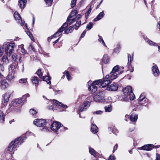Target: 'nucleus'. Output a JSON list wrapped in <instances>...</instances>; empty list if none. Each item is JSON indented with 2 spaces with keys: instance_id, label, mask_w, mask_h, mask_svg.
<instances>
[{
  "instance_id": "f257e3e1",
  "label": "nucleus",
  "mask_w": 160,
  "mask_h": 160,
  "mask_svg": "<svg viewBox=\"0 0 160 160\" xmlns=\"http://www.w3.org/2000/svg\"><path fill=\"white\" fill-rule=\"evenodd\" d=\"M30 135H34V134L31 132H27L25 134L18 138L17 139L12 141L9 144L8 150L11 152L13 150H16L17 148L19 147V145L24 142V140L27 138V136Z\"/></svg>"
},
{
  "instance_id": "f03ea898",
  "label": "nucleus",
  "mask_w": 160,
  "mask_h": 160,
  "mask_svg": "<svg viewBox=\"0 0 160 160\" xmlns=\"http://www.w3.org/2000/svg\"><path fill=\"white\" fill-rule=\"evenodd\" d=\"M123 95L119 98V100L121 101H126L129 99L131 100H134L135 96L132 91V88L128 86L123 89Z\"/></svg>"
},
{
  "instance_id": "7ed1b4c3",
  "label": "nucleus",
  "mask_w": 160,
  "mask_h": 160,
  "mask_svg": "<svg viewBox=\"0 0 160 160\" xmlns=\"http://www.w3.org/2000/svg\"><path fill=\"white\" fill-rule=\"evenodd\" d=\"M76 20V18H72V17H71L70 16H68L66 22L63 24L62 26L56 33L51 37L50 39L53 38L54 37L60 36L62 34V32L68 26V25H70Z\"/></svg>"
},
{
  "instance_id": "20e7f679",
  "label": "nucleus",
  "mask_w": 160,
  "mask_h": 160,
  "mask_svg": "<svg viewBox=\"0 0 160 160\" xmlns=\"http://www.w3.org/2000/svg\"><path fill=\"white\" fill-rule=\"evenodd\" d=\"M15 45V43L13 42H6L1 47V49L3 50H4L7 55L10 56L13 52Z\"/></svg>"
},
{
  "instance_id": "39448f33",
  "label": "nucleus",
  "mask_w": 160,
  "mask_h": 160,
  "mask_svg": "<svg viewBox=\"0 0 160 160\" xmlns=\"http://www.w3.org/2000/svg\"><path fill=\"white\" fill-rule=\"evenodd\" d=\"M118 73L113 72H111L110 73L106 76L105 77L102 79L103 82L102 84V87L103 88L106 87L111 83L110 80H113L117 77Z\"/></svg>"
},
{
  "instance_id": "423d86ee",
  "label": "nucleus",
  "mask_w": 160,
  "mask_h": 160,
  "mask_svg": "<svg viewBox=\"0 0 160 160\" xmlns=\"http://www.w3.org/2000/svg\"><path fill=\"white\" fill-rule=\"evenodd\" d=\"M102 82L103 81L102 79L95 80L92 83V81L90 80L87 83L88 89L92 93H94L97 90V87L96 85L100 84L102 86Z\"/></svg>"
},
{
  "instance_id": "0eeeda50",
  "label": "nucleus",
  "mask_w": 160,
  "mask_h": 160,
  "mask_svg": "<svg viewBox=\"0 0 160 160\" xmlns=\"http://www.w3.org/2000/svg\"><path fill=\"white\" fill-rule=\"evenodd\" d=\"M51 128L52 131L56 133L59 129L60 131H64L68 129L67 128L63 127L60 122L56 121H54L52 124Z\"/></svg>"
},
{
  "instance_id": "6e6552de",
  "label": "nucleus",
  "mask_w": 160,
  "mask_h": 160,
  "mask_svg": "<svg viewBox=\"0 0 160 160\" xmlns=\"http://www.w3.org/2000/svg\"><path fill=\"white\" fill-rule=\"evenodd\" d=\"M87 99L92 101L93 99V101L97 102L104 103L105 102V99L104 98L99 95L96 94L93 96H90L87 98Z\"/></svg>"
},
{
  "instance_id": "1a4fd4ad",
  "label": "nucleus",
  "mask_w": 160,
  "mask_h": 160,
  "mask_svg": "<svg viewBox=\"0 0 160 160\" xmlns=\"http://www.w3.org/2000/svg\"><path fill=\"white\" fill-rule=\"evenodd\" d=\"M46 123L45 120L42 119H37L33 121V124L37 127H44Z\"/></svg>"
},
{
  "instance_id": "9d476101",
  "label": "nucleus",
  "mask_w": 160,
  "mask_h": 160,
  "mask_svg": "<svg viewBox=\"0 0 160 160\" xmlns=\"http://www.w3.org/2000/svg\"><path fill=\"white\" fill-rule=\"evenodd\" d=\"M11 94L8 92L6 93L3 97V99L2 102L1 107L3 108L4 106H6L9 100Z\"/></svg>"
},
{
  "instance_id": "9b49d317",
  "label": "nucleus",
  "mask_w": 160,
  "mask_h": 160,
  "mask_svg": "<svg viewBox=\"0 0 160 160\" xmlns=\"http://www.w3.org/2000/svg\"><path fill=\"white\" fill-rule=\"evenodd\" d=\"M91 101H84L82 105L79 108L78 111L79 112L86 111L89 108L91 104Z\"/></svg>"
},
{
  "instance_id": "f8f14e48",
  "label": "nucleus",
  "mask_w": 160,
  "mask_h": 160,
  "mask_svg": "<svg viewBox=\"0 0 160 160\" xmlns=\"http://www.w3.org/2000/svg\"><path fill=\"white\" fill-rule=\"evenodd\" d=\"M123 67H120L119 65H117L113 68L111 72H113L118 73V74H120L122 73L123 72Z\"/></svg>"
},
{
  "instance_id": "ddd939ff",
  "label": "nucleus",
  "mask_w": 160,
  "mask_h": 160,
  "mask_svg": "<svg viewBox=\"0 0 160 160\" xmlns=\"http://www.w3.org/2000/svg\"><path fill=\"white\" fill-rule=\"evenodd\" d=\"M153 145L152 144H145L141 147L138 148V149L139 150L149 151L151 150L153 148Z\"/></svg>"
},
{
  "instance_id": "4468645a",
  "label": "nucleus",
  "mask_w": 160,
  "mask_h": 160,
  "mask_svg": "<svg viewBox=\"0 0 160 160\" xmlns=\"http://www.w3.org/2000/svg\"><path fill=\"white\" fill-rule=\"evenodd\" d=\"M153 64L152 69V73L154 76L157 77L159 75L160 72L157 66L154 63Z\"/></svg>"
},
{
  "instance_id": "2eb2a0df",
  "label": "nucleus",
  "mask_w": 160,
  "mask_h": 160,
  "mask_svg": "<svg viewBox=\"0 0 160 160\" xmlns=\"http://www.w3.org/2000/svg\"><path fill=\"white\" fill-rule=\"evenodd\" d=\"M107 86V90L111 91H116L118 88V84L116 83L112 84L109 85H108Z\"/></svg>"
},
{
  "instance_id": "dca6fc26",
  "label": "nucleus",
  "mask_w": 160,
  "mask_h": 160,
  "mask_svg": "<svg viewBox=\"0 0 160 160\" xmlns=\"http://www.w3.org/2000/svg\"><path fill=\"white\" fill-rule=\"evenodd\" d=\"M148 100L147 98H144L143 100L139 102V105H138L137 108L141 110L142 108V106H146L148 104Z\"/></svg>"
},
{
  "instance_id": "f3484780",
  "label": "nucleus",
  "mask_w": 160,
  "mask_h": 160,
  "mask_svg": "<svg viewBox=\"0 0 160 160\" xmlns=\"http://www.w3.org/2000/svg\"><path fill=\"white\" fill-rule=\"evenodd\" d=\"M53 103L55 105L62 108L64 109H66L68 108V106L65 104H64L56 100H52Z\"/></svg>"
},
{
  "instance_id": "a211bd4d",
  "label": "nucleus",
  "mask_w": 160,
  "mask_h": 160,
  "mask_svg": "<svg viewBox=\"0 0 160 160\" xmlns=\"http://www.w3.org/2000/svg\"><path fill=\"white\" fill-rule=\"evenodd\" d=\"M14 16L15 19L17 21V22L20 23L21 26L23 25V23H22L21 17L18 12H15L14 13Z\"/></svg>"
},
{
  "instance_id": "6ab92c4d",
  "label": "nucleus",
  "mask_w": 160,
  "mask_h": 160,
  "mask_svg": "<svg viewBox=\"0 0 160 160\" xmlns=\"http://www.w3.org/2000/svg\"><path fill=\"white\" fill-rule=\"evenodd\" d=\"M32 82L33 84H35L37 87L39 84V79L38 77L36 76H32L30 79Z\"/></svg>"
},
{
  "instance_id": "aec40b11",
  "label": "nucleus",
  "mask_w": 160,
  "mask_h": 160,
  "mask_svg": "<svg viewBox=\"0 0 160 160\" xmlns=\"http://www.w3.org/2000/svg\"><path fill=\"white\" fill-rule=\"evenodd\" d=\"M91 132L94 134L96 133L98 131V127L95 124L93 123L91 124Z\"/></svg>"
},
{
  "instance_id": "412c9836",
  "label": "nucleus",
  "mask_w": 160,
  "mask_h": 160,
  "mask_svg": "<svg viewBox=\"0 0 160 160\" xmlns=\"http://www.w3.org/2000/svg\"><path fill=\"white\" fill-rule=\"evenodd\" d=\"M130 120L132 122H135L138 118V115L137 114L132 113L129 117Z\"/></svg>"
},
{
  "instance_id": "4be33fe9",
  "label": "nucleus",
  "mask_w": 160,
  "mask_h": 160,
  "mask_svg": "<svg viewBox=\"0 0 160 160\" xmlns=\"http://www.w3.org/2000/svg\"><path fill=\"white\" fill-rule=\"evenodd\" d=\"M105 14L103 12V11L100 12L94 19V21L96 22L101 19L104 16Z\"/></svg>"
},
{
  "instance_id": "5701e85b",
  "label": "nucleus",
  "mask_w": 160,
  "mask_h": 160,
  "mask_svg": "<svg viewBox=\"0 0 160 160\" xmlns=\"http://www.w3.org/2000/svg\"><path fill=\"white\" fill-rule=\"evenodd\" d=\"M42 79L43 81H46L47 83L49 85L51 84V78L50 77L49 74H48L47 76L42 77Z\"/></svg>"
},
{
  "instance_id": "b1692460",
  "label": "nucleus",
  "mask_w": 160,
  "mask_h": 160,
  "mask_svg": "<svg viewBox=\"0 0 160 160\" xmlns=\"http://www.w3.org/2000/svg\"><path fill=\"white\" fill-rule=\"evenodd\" d=\"M27 0H19V5L20 8L23 9L27 2Z\"/></svg>"
},
{
  "instance_id": "393cba45",
  "label": "nucleus",
  "mask_w": 160,
  "mask_h": 160,
  "mask_svg": "<svg viewBox=\"0 0 160 160\" xmlns=\"http://www.w3.org/2000/svg\"><path fill=\"white\" fill-rule=\"evenodd\" d=\"M14 72H9V74L7 77V79L9 80H12L14 78Z\"/></svg>"
},
{
  "instance_id": "a878e982",
  "label": "nucleus",
  "mask_w": 160,
  "mask_h": 160,
  "mask_svg": "<svg viewBox=\"0 0 160 160\" xmlns=\"http://www.w3.org/2000/svg\"><path fill=\"white\" fill-rule=\"evenodd\" d=\"M8 85V84L5 80H2L1 82V87L2 89L6 88Z\"/></svg>"
},
{
  "instance_id": "bb28decb",
  "label": "nucleus",
  "mask_w": 160,
  "mask_h": 160,
  "mask_svg": "<svg viewBox=\"0 0 160 160\" xmlns=\"http://www.w3.org/2000/svg\"><path fill=\"white\" fill-rule=\"evenodd\" d=\"M102 62L105 63L107 64L109 62V58L108 55L107 54L104 55L102 58Z\"/></svg>"
},
{
  "instance_id": "cd10ccee",
  "label": "nucleus",
  "mask_w": 160,
  "mask_h": 160,
  "mask_svg": "<svg viewBox=\"0 0 160 160\" xmlns=\"http://www.w3.org/2000/svg\"><path fill=\"white\" fill-rule=\"evenodd\" d=\"M89 152L94 157L96 156L97 152L94 149L90 147H89Z\"/></svg>"
},
{
  "instance_id": "c85d7f7f",
  "label": "nucleus",
  "mask_w": 160,
  "mask_h": 160,
  "mask_svg": "<svg viewBox=\"0 0 160 160\" xmlns=\"http://www.w3.org/2000/svg\"><path fill=\"white\" fill-rule=\"evenodd\" d=\"M5 115L2 111L0 110V122H2L4 121Z\"/></svg>"
},
{
  "instance_id": "c756f323",
  "label": "nucleus",
  "mask_w": 160,
  "mask_h": 160,
  "mask_svg": "<svg viewBox=\"0 0 160 160\" xmlns=\"http://www.w3.org/2000/svg\"><path fill=\"white\" fill-rule=\"evenodd\" d=\"M74 29L73 27L71 26L66 29L64 32V34H68L72 32Z\"/></svg>"
},
{
  "instance_id": "7c9ffc66",
  "label": "nucleus",
  "mask_w": 160,
  "mask_h": 160,
  "mask_svg": "<svg viewBox=\"0 0 160 160\" xmlns=\"http://www.w3.org/2000/svg\"><path fill=\"white\" fill-rule=\"evenodd\" d=\"M2 61L3 64H7L9 63V60L6 56H4L2 57Z\"/></svg>"
},
{
  "instance_id": "2f4dec72",
  "label": "nucleus",
  "mask_w": 160,
  "mask_h": 160,
  "mask_svg": "<svg viewBox=\"0 0 160 160\" xmlns=\"http://www.w3.org/2000/svg\"><path fill=\"white\" fill-rule=\"evenodd\" d=\"M24 102L23 101V100L21 98H18L15 99L13 103L14 105H15L17 104H21Z\"/></svg>"
},
{
  "instance_id": "473e14b6",
  "label": "nucleus",
  "mask_w": 160,
  "mask_h": 160,
  "mask_svg": "<svg viewBox=\"0 0 160 160\" xmlns=\"http://www.w3.org/2000/svg\"><path fill=\"white\" fill-rule=\"evenodd\" d=\"M18 57L17 55L16 54H14L12 56V60L13 61H14V62H16L17 64L18 63Z\"/></svg>"
},
{
  "instance_id": "72a5a7b5",
  "label": "nucleus",
  "mask_w": 160,
  "mask_h": 160,
  "mask_svg": "<svg viewBox=\"0 0 160 160\" xmlns=\"http://www.w3.org/2000/svg\"><path fill=\"white\" fill-rule=\"evenodd\" d=\"M105 112H110L112 111V107L111 105L109 104L104 107Z\"/></svg>"
},
{
  "instance_id": "f704fd0d",
  "label": "nucleus",
  "mask_w": 160,
  "mask_h": 160,
  "mask_svg": "<svg viewBox=\"0 0 160 160\" xmlns=\"http://www.w3.org/2000/svg\"><path fill=\"white\" fill-rule=\"evenodd\" d=\"M121 47L119 44H118L116 46V47L114 49V52L116 53H118L120 51Z\"/></svg>"
},
{
  "instance_id": "c9c22d12",
  "label": "nucleus",
  "mask_w": 160,
  "mask_h": 160,
  "mask_svg": "<svg viewBox=\"0 0 160 160\" xmlns=\"http://www.w3.org/2000/svg\"><path fill=\"white\" fill-rule=\"evenodd\" d=\"M42 70L41 69H39L36 72V73L37 74L38 76L40 78H41L42 77L43 72L42 71Z\"/></svg>"
},
{
  "instance_id": "e433bc0d",
  "label": "nucleus",
  "mask_w": 160,
  "mask_h": 160,
  "mask_svg": "<svg viewBox=\"0 0 160 160\" xmlns=\"http://www.w3.org/2000/svg\"><path fill=\"white\" fill-rule=\"evenodd\" d=\"M128 64L129 65L131 64V61L133 59V56H131V55L130 54H128Z\"/></svg>"
},
{
  "instance_id": "4c0bfd02",
  "label": "nucleus",
  "mask_w": 160,
  "mask_h": 160,
  "mask_svg": "<svg viewBox=\"0 0 160 160\" xmlns=\"http://www.w3.org/2000/svg\"><path fill=\"white\" fill-rule=\"evenodd\" d=\"M98 36L99 37V38L98 39V41L102 43V44L105 47H107V46L106 45L105 43L104 42V40H103L102 37L99 36V35H98Z\"/></svg>"
},
{
  "instance_id": "58836bf2",
  "label": "nucleus",
  "mask_w": 160,
  "mask_h": 160,
  "mask_svg": "<svg viewBox=\"0 0 160 160\" xmlns=\"http://www.w3.org/2000/svg\"><path fill=\"white\" fill-rule=\"evenodd\" d=\"M147 42L148 43L149 45H152L154 46H158L156 43L150 40H148L147 41Z\"/></svg>"
},
{
  "instance_id": "ea45409f",
  "label": "nucleus",
  "mask_w": 160,
  "mask_h": 160,
  "mask_svg": "<svg viewBox=\"0 0 160 160\" xmlns=\"http://www.w3.org/2000/svg\"><path fill=\"white\" fill-rule=\"evenodd\" d=\"M19 82L20 83H26L28 82L27 81V78H22L19 79Z\"/></svg>"
},
{
  "instance_id": "a19ab883",
  "label": "nucleus",
  "mask_w": 160,
  "mask_h": 160,
  "mask_svg": "<svg viewBox=\"0 0 160 160\" xmlns=\"http://www.w3.org/2000/svg\"><path fill=\"white\" fill-rule=\"evenodd\" d=\"M46 4L48 6H51L53 0H44Z\"/></svg>"
},
{
  "instance_id": "79ce46f5",
  "label": "nucleus",
  "mask_w": 160,
  "mask_h": 160,
  "mask_svg": "<svg viewBox=\"0 0 160 160\" xmlns=\"http://www.w3.org/2000/svg\"><path fill=\"white\" fill-rule=\"evenodd\" d=\"M91 6H90L89 8L88 9L87 12L85 13V18L86 19H87L88 17V16L91 12L92 8Z\"/></svg>"
},
{
  "instance_id": "37998d69",
  "label": "nucleus",
  "mask_w": 160,
  "mask_h": 160,
  "mask_svg": "<svg viewBox=\"0 0 160 160\" xmlns=\"http://www.w3.org/2000/svg\"><path fill=\"white\" fill-rule=\"evenodd\" d=\"M81 24V21H80L79 22L77 21L75 24L74 25V28L76 30H78V27L80 26Z\"/></svg>"
},
{
  "instance_id": "c03bdc74",
  "label": "nucleus",
  "mask_w": 160,
  "mask_h": 160,
  "mask_svg": "<svg viewBox=\"0 0 160 160\" xmlns=\"http://www.w3.org/2000/svg\"><path fill=\"white\" fill-rule=\"evenodd\" d=\"M15 68V66L12 65H11L10 67L9 68V72H14Z\"/></svg>"
},
{
  "instance_id": "a18cd8bd",
  "label": "nucleus",
  "mask_w": 160,
  "mask_h": 160,
  "mask_svg": "<svg viewBox=\"0 0 160 160\" xmlns=\"http://www.w3.org/2000/svg\"><path fill=\"white\" fill-rule=\"evenodd\" d=\"M29 94L28 93H27L24 95H23L21 98L22 99V100H23V102H24L26 101V98H27L29 97Z\"/></svg>"
},
{
  "instance_id": "49530a36",
  "label": "nucleus",
  "mask_w": 160,
  "mask_h": 160,
  "mask_svg": "<svg viewBox=\"0 0 160 160\" xmlns=\"http://www.w3.org/2000/svg\"><path fill=\"white\" fill-rule=\"evenodd\" d=\"M28 50L29 51H32L33 52H35V49L34 48V47L32 45H30L28 48Z\"/></svg>"
},
{
  "instance_id": "de8ad7c7",
  "label": "nucleus",
  "mask_w": 160,
  "mask_h": 160,
  "mask_svg": "<svg viewBox=\"0 0 160 160\" xmlns=\"http://www.w3.org/2000/svg\"><path fill=\"white\" fill-rule=\"evenodd\" d=\"M78 12L77 10H74L71 12L70 15L69 16H70L71 17H73L74 16L76 15L77 13Z\"/></svg>"
},
{
  "instance_id": "09e8293b",
  "label": "nucleus",
  "mask_w": 160,
  "mask_h": 160,
  "mask_svg": "<svg viewBox=\"0 0 160 160\" xmlns=\"http://www.w3.org/2000/svg\"><path fill=\"white\" fill-rule=\"evenodd\" d=\"M92 26L93 23L92 22H90L87 25L86 28L89 30L92 28Z\"/></svg>"
},
{
  "instance_id": "8fccbe9b",
  "label": "nucleus",
  "mask_w": 160,
  "mask_h": 160,
  "mask_svg": "<svg viewBox=\"0 0 160 160\" xmlns=\"http://www.w3.org/2000/svg\"><path fill=\"white\" fill-rule=\"evenodd\" d=\"M29 112L30 114L33 116L36 114L37 112L35 110L33 109H31L29 111Z\"/></svg>"
},
{
  "instance_id": "3c124183",
  "label": "nucleus",
  "mask_w": 160,
  "mask_h": 160,
  "mask_svg": "<svg viewBox=\"0 0 160 160\" xmlns=\"http://www.w3.org/2000/svg\"><path fill=\"white\" fill-rule=\"evenodd\" d=\"M77 0H72L71 3V6L72 8H73L76 4Z\"/></svg>"
},
{
  "instance_id": "603ef678",
  "label": "nucleus",
  "mask_w": 160,
  "mask_h": 160,
  "mask_svg": "<svg viewBox=\"0 0 160 160\" xmlns=\"http://www.w3.org/2000/svg\"><path fill=\"white\" fill-rule=\"evenodd\" d=\"M144 98H147L145 96L144 94V93H142L140 95L139 98V102L144 99Z\"/></svg>"
},
{
  "instance_id": "864d4df0",
  "label": "nucleus",
  "mask_w": 160,
  "mask_h": 160,
  "mask_svg": "<svg viewBox=\"0 0 160 160\" xmlns=\"http://www.w3.org/2000/svg\"><path fill=\"white\" fill-rule=\"evenodd\" d=\"M112 132L114 134L117 135V134L118 133L119 131L116 128L114 127L112 129Z\"/></svg>"
},
{
  "instance_id": "5fc2aeb1",
  "label": "nucleus",
  "mask_w": 160,
  "mask_h": 160,
  "mask_svg": "<svg viewBox=\"0 0 160 160\" xmlns=\"http://www.w3.org/2000/svg\"><path fill=\"white\" fill-rule=\"evenodd\" d=\"M64 72H66V74L67 77V78L68 80H70L71 79V76L69 73V72L68 71H65Z\"/></svg>"
},
{
  "instance_id": "6e6d98bb",
  "label": "nucleus",
  "mask_w": 160,
  "mask_h": 160,
  "mask_svg": "<svg viewBox=\"0 0 160 160\" xmlns=\"http://www.w3.org/2000/svg\"><path fill=\"white\" fill-rule=\"evenodd\" d=\"M103 113V111L101 110H99L97 111L94 112H93V114H98L101 115Z\"/></svg>"
},
{
  "instance_id": "4d7b16f0",
  "label": "nucleus",
  "mask_w": 160,
  "mask_h": 160,
  "mask_svg": "<svg viewBox=\"0 0 160 160\" xmlns=\"http://www.w3.org/2000/svg\"><path fill=\"white\" fill-rule=\"evenodd\" d=\"M116 158L114 155H110L109 157L108 160H115Z\"/></svg>"
},
{
  "instance_id": "13d9d810",
  "label": "nucleus",
  "mask_w": 160,
  "mask_h": 160,
  "mask_svg": "<svg viewBox=\"0 0 160 160\" xmlns=\"http://www.w3.org/2000/svg\"><path fill=\"white\" fill-rule=\"evenodd\" d=\"M86 96L84 95H82L79 96L78 99L84 100L86 98Z\"/></svg>"
},
{
  "instance_id": "bf43d9fd",
  "label": "nucleus",
  "mask_w": 160,
  "mask_h": 160,
  "mask_svg": "<svg viewBox=\"0 0 160 160\" xmlns=\"http://www.w3.org/2000/svg\"><path fill=\"white\" fill-rule=\"evenodd\" d=\"M118 148V145L117 144H116L113 147V150L112 151L113 153H114L115 151L117 150Z\"/></svg>"
},
{
  "instance_id": "052dcab7",
  "label": "nucleus",
  "mask_w": 160,
  "mask_h": 160,
  "mask_svg": "<svg viewBox=\"0 0 160 160\" xmlns=\"http://www.w3.org/2000/svg\"><path fill=\"white\" fill-rule=\"evenodd\" d=\"M86 32H87V31H86V30H84L83 32H82V34L81 35L80 38H83L84 37L85 34Z\"/></svg>"
},
{
  "instance_id": "680f3d73",
  "label": "nucleus",
  "mask_w": 160,
  "mask_h": 160,
  "mask_svg": "<svg viewBox=\"0 0 160 160\" xmlns=\"http://www.w3.org/2000/svg\"><path fill=\"white\" fill-rule=\"evenodd\" d=\"M156 160H160V154L157 153L156 155Z\"/></svg>"
},
{
  "instance_id": "e2e57ef3",
  "label": "nucleus",
  "mask_w": 160,
  "mask_h": 160,
  "mask_svg": "<svg viewBox=\"0 0 160 160\" xmlns=\"http://www.w3.org/2000/svg\"><path fill=\"white\" fill-rule=\"evenodd\" d=\"M49 53H47L45 52L44 53H43V55L44 56H46L47 57H50L49 55Z\"/></svg>"
},
{
  "instance_id": "0e129e2a",
  "label": "nucleus",
  "mask_w": 160,
  "mask_h": 160,
  "mask_svg": "<svg viewBox=\"0 0 160 160\" xmlns=\"http://www.w3.org/2000/svg\"><path fill=\"white\" fill-rule=\"evenodd\" d=\"M27 34L28 35V36H29V37L32 40H33V39H34V38L32 34H31L30 33V32H28V34L27 33Z\"/></svg>"
},
{
  "instance_id": "69168bd1",
  "label": "nucleus",
  "mask_w": 160,
  "mask_h": 160,
  "mask_svg": "<svg viewBox=\"0 0 160 160\" xmlns=\"http://www.w3.org/2000/svg\"><path fill=\"white\" fill-rule=\"evenodd\" d=\"M21 51L22 53H25L26 52V50L24 49V48L23 47H21Z\"/></svg>"
},
{
  "instance_id": "338daca9",
  "label": "nucleus",
  "mask_w": 160,
  "mask_h": 160,
  "mask_svg": "<svg viewBox=\"0 0 160 160\" xmlns=\"http://www.w3.org/2000/svg\"><path fill=\"white\" fill-rule=\"evenodd\" d=\"M4 70V68L3 66L2 65H0V72L2 71L3 72Z\"/></svg>"
},
{
  "instance_id": "774afa93",
  "label": "nucleus",
  "mask_w": 160,
  "mask_h": 160,
  "mask_svg": "<svg viewBox=\"0 0 160 160\" xmlns=\"http://www.w3.org/2000/svg\"><path fill=\"white\" fill-rule=\"evenodd\" d=\"M81 17V16L80 14H79L76 17V20L78 19H79Z\"/></svg>"
}]
</instances>
